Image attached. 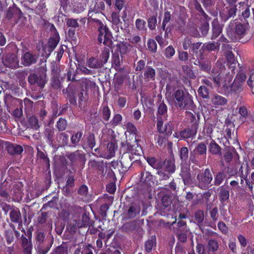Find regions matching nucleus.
Returning a JSON list of instances; mask_svg holds the SVG:
<instances>
[{
  "mask_svg": "<svg viewBox=\"0 0 254 254\" xmlns=\"http://www.w3.org/2000/svg\"><path fill=\"white\" fill-rule=\"evenodd\" d=\"M171 197L167 194L164 195L161 199V203L164 208L169 207L171 204Z\"/></svg>",
  "mask_w": 254,
  "mask_h": 254,
  "instance_id": "nucleus-59",
  "label": "nucleus"
},
{
  "mask_svg": "<svg viewBox=\"0 0 254 254\" xmlns=\"http://www.w3.org/2000/svg\"><path fill=\"white\" fill-rule=\"evenodd\" d=\"M22 14L21 10L17 7H9L6 11L5 18L12 24H15Z\"/></svg>",
  "mask_w": 254,
  "mask_h": 254,
  "instance_id": "nucleus-7",
  "label": "nucleus"
},
{
  "mask_svg": "<svg viewBox=\"0 0 254 254\" xmlns=\"http://www.w3.org/2000/svg\"><path fill=\"white\" fill-rule=\"evenodd\" d=\"M183 71L185 75H186L187 78L194 79L195 75L192 68L188 65H184L182 66Z\"/></svg>",
  "mask_w": 254,
  "mask_h": 254,
  "instance_id": "nucleus-44",
  "label": "nucleus"
},
{
  "mask_svg": "<svg viewBox=\"0 0 254 254\" xmlns=\"http://www.w3.org/2000/svg\"><path fill=\"white\" fill-rule=\"evenodd\" d=\"M27 74L26 70H18L15 72V76L18 80L20 85L24 87L26 85L25 78Z\"/></svg>",
  "mask_w": 254,
  "mask_h": 254,
  "instance_id": "nucleus-38",
  "label": "nucleus"
},
{
  "mask_svg": "<svg viewBox=\"0 0 254 254\" xmlns=\"http://www.w3.org/2000/svg\"><path fill=\"white\" fill-rule=\"evenodd\" d=\"M175 105L181 109H191L194 106L192 96L182 90H177L173 95Z\"/></svg>",
  "mask_w": 254,
  "mask_h": 254,
  "instance_id": "nucleus-2",
  "label": "nucleus"
},
{
  "mask_svg": "<svg viewBox=\"0 0 254 254\" xmlns=\"http://www.w3.org/2000/svg\"><path fill=\"white\" fill-rule=\"evenodd\" d=\"M164 168L165 170L169 173H174L176 170L175 161L173 159L163 160L162 168Z\"/></svg>",
  "mask_w": 254,
  "mask_h": 254,
  "instance_id": "nucleus-27",
  "label": "nucleus"
},
{
  "mask_svg": "<svg viewBox=\"0 0 254 254\" xmlns=\"http://www.w3.org/2000/svg\"><path fill=\"white\" fill-rule=\"evenodd\" d=\"M54 133L55 131L54 129L50 128H46L45 130V136L48 140V142L51 144H56V139L53 138Z\"/></svg>",
  "mask_w": 254,
  "mask_h": 254,
  "instance_id": "nucleus-37",
  "label": "nucleus"
},
{
  "mask_svg": "<svg viewBox=\"0 0 254 254\" xmlns=\"http://www.w3.org/2000/svg\"><path fill=\"white\" fill-rule=\"evenodd\" d=\"M180 176L182 177L185 185L190 186L192 184L190 170L187 165H181Z\"/></svg>",
  "mask_w": 254,
  "mask_h": 254,
  "instance_id": "nucleus-10",
  "label": "nucleus"
},
{
  "mask_svg": "<svg viewBox=\"0 0 254 254\" xmlns=\"http://www.w3.org/2000/svg\"><path fill=\"white\" fill-rule=\"evenodd\" d=\"M93 222L90 220L89 217L86 213H84L81 217V224L79 227H87L92 225Z\"/></svg>",
  "mask_w": 254,
  "mask_h": 254,
  "instance_id": "nucleus-51",
  "label": "nucleus"
},
{
  "mask_svg": "<svg viewBox=\"0 0 254 254\" xmlns=\"http://www.w3.org/2000/svg\"><path fill=\"white\" fill-rule=\"evenodd\" d=\"M164 120H161V118H158V121L157 122V128L158 131L160 133H166L167 135L172 134L173 129L172 124L169 122L167 124L163 125V121Z\"/></svg>",
  "mask_w": 254,
  "mask_h": 254,
  "instance_id": "nucleus-12",
  "label": "nucleus"
},
{
  "mask_svg": "<svg viewBox=\"0 0 254 254\" xmlns=\"http://www.w3.org/2000/svg\"><path fill=\"white\" fill-rule=\"evenodd\" d=\"M140 212V207L136 204H132L129 206L126 213L127 219H132L138 215Z\"/></svg>",
  "mask_w": 254,
  "mask_h": 254,
  "instance_id": "nucleus-16",
  "label": "nucleus"
},
{
  "mask_svg": "<svg viewBox=\"0 0 254 254\" xmlns=\"http://www.w3.org/2000/svg\"><path fill=\"white\" fill-rule=\"evenodd\" d=\"M147 162L154 169L159 170L162 168L163 160L161 159L157 160L154 157H148Z\"/></svg>",
  "mask_w": 254,
  "mask_h": 254,
  "instance_id": "nucleus-33",
  "label": "nucleus"
},
{
  "mask_svg": "<svg viewBox=\"0 0 254 254\" xmlns=\"http://www.w3.org/2000/svg\"><path fill=\"white\" fill-rule=\"evenodd\" d=\"M3 63L6 67L16 68L19 67V61L14 54H7L3 60Z\"/></svg>",
  "mask_w": 254,
  "mask_h": 254,
  "instance_id": "nucleus-9",
  "label": "nucleus"
},
{
  "mask_svg": "<svg viewBox=\"0 0 254 254\" xmlns=\"http://www.w3.org/2000/svg\"><path fill=\"white\" fill-rule=\"evenodd\" d=\"M130 46L126 42H121L116 45L117 52H119L121 55H125L128 52V47Z\"/></svg>",
  "mask_w": 254,
  "mask_h": 254,
  "instance_id": "nucleus-41",
  "label": "nucleus"
},
{
  "mask_svg": "<svg viewBox=\"0 0 254 254\" xmlns=\"http://www.w3.org/2000/svg\"><path fill=\"white\" fill-rule=\"evenodd\" d=\"M220 43L218 42H208L204 44L202 47L203 51H212L219 50Z\"/></svg>",
  "mask_w": 254,
  "mask_h": 254,
  "instance_id": "nucleus-36",
  "label": "nucleus"
},
{
  "mask_svg": "<svg viewBox=\"0 0 254 254\" xmlns=\"http://www.w3.org/2000/svg\"><path fill=\"white\" fill-rule=\"evenodd\" d=\"M194 217L195 222L198 226L200 229H202V228L204 226V211L202 210H198L194 212Z\"/></svg>",
  "mask_w": 254,
  "mask_h": 254,
  "instance_id": "nucleus-23",
  "label": "nucleus"
},
{
  "mask_svg": "<svg viewBox=\"0 0 254 254\" xmlns=\"http://www.w3.org/2000/svg\"><path fill=\"white\" fill-rule=\"evenodd\" d=\"M50 250V247L46 243L37 245V251L39 254H46Z\"/></svg>",
  "mask_w": 254,
  "mask_h": 254,
  "instance_id": "nucleus-52",
  "label": "nucleus"
},
{
  "mask_svg": "<svg viewBox=\"0 0 254 254\" xmlns=\"http://www.w3.org/2000/svg\"><path fill=\"white\" fill-rule=\"evenodd\" d=\"M227 11L224 10L222 13H220V15L224 21H227L229 18L231 17L234 16L236 14L237 8L236 5H231L226 8Z\"/></svg>",
  "mask_w": 254,
  "mask_h": 254,
  "instance_id": "nucleus-17",
  "label": "nucleus"
},
{
  "mask_svg": "<svg viewBox=\"0 0 254 254\" xmlns=\"http://www.w3.org/2000/svg\"><path fill=\"white\" fill-rule=\"evenodd\" d=\"M168 108L163 101H160L158 103V111L157 113V120L158 121V118H161L162 120H166L167 115Z\"/></svg>",
  "mask_w": 254,
  "mask_h": 254,
  "instance_id": "nucleus-15",
  "label": "nucleus"
},
{
  "mask_svg": "<svg viewBox=\"0 0 254 254\" xmlns=\"http://www.w3.org/2000/svg\"><path fill=\"white\" fill-rule=\"evenodd\" d=\"M208 151L212 155H222L221 147L214 140H212L208 144Z\"/></svg>",
  "mask_w": 254,
  "mask_h": 254,
  "instance_id": "nucleus-21",
  "label": "nucleus"
},
{
  "mask_svg": "<svg viewBox=\"0 0 254 254\" xmlns=\"http://www.w3.org/2000/svg\"><path fill=\"white\" fill-rule=\"evenodd\" d=\"M197 131V129L189 126L187 128L180 131V134L182 138H189L194 137Z\"/></svg>",
  "mask_w": 254,
  "mask_h": 254,
  "instance_id": "nucleus-22",
  "label": "nucleus"
},
{
  "mask_svg": "<svg viewBox=\"0 0 254 254\" xmlns=\"http://www.w3.org/2000/svg\"><path fill=\"white\" fill-rule=\"evenodd\" d=\"M45 235L44 232L42 231H38L36 233V243L37 245H42V244L46 243L45 242Z\"/></svg>",
  "mask_w": 254,
  "mask_h": 254,
  "instance_id": "nucleus-54",
  "label": "nucleus"
},
{
  "mask_svg": "<svg viewBox=\"0 0 254 254\" xmlns=\"http://www.w3.org/2000/svg\"><path fill=\"white\" fill-rule=\"evenodd\" d=\"M136 224L137 221L135 220L125 223L122 226V230L126 232L133 231L136 228Z\"/></svg>",
  "mask_w": 254,
  "mask_h": 254,
  "instance_id": "nucleus-39",
  "label": "nucleus"
},
{
  "mask_svg": "<svg viewBox=\"0 0 254 254\" xmlns=\"http://www.w3.org/2000/svg\"><path fill=\"white\" fill-rule=\"evenodd\" d=\"M75 92L74 91L70 90L68 91L67 93V97L69 100V102L70 104L73 105L74 106L77 105Z\"/></svg>",
  "mask_w": 254,
  "mask_h": 254,
  "instance_id": "nucleus-53",
  "label": "nucleus"
},
{
  "mask_svg": "<svg viewBox=\"0 0 254 254\" xmlns=\"http://www.w3.org/2000/svg\"><path fill=\"white\" fill-rule=\"evenodd\" d=\"M157 44L153 39H150L147 41V47L149 51L153 53H156L157 51Z\"/></svg>",
  "mask_w": 254,
  "mask_h": 254,
  "instance_id": "nucleus-57",
  "label": "nucleus"
},
{
  "mask_svg": "<svg viewBox=\"0 0 254 254\" xmlns=\"http://www.w3.org/2000/svg\"><path fill=\"white\" fill-rule=\"evenodd\" d=\"M97 14H98L100 16H103L102 11L99 8L97 5V4L96 3L93 7L91 6L89 10L88 16L90 19V20L94 22H95V20H100L96 18V15Z\"/></svg>",
  "mask_w": 254,
  "mask_h": 254,
  "instance_id": "nucleus-20",
  "label": "nucleus"
},
{
  "mask_svg": "<svg viewBox=\"0 0 254 254\" xmlns=\"http://www.w3.org/2000/svg\"><path fill=\"white\" fill-rule=\"evenodd\" d=\"M122 120V117L120 114L115 115L113 119L110 121V124L112 127H115L120 124Z\"/></svg>",
  "mask_w": 254,
  "mask_h": 254,
  "instance_id": "nucleus-56",
  "label": "nucleus"
},
{
  "mask_svg": "<svg viewBox=\"0 0 254 254\" xmlns=\"http://www.w3.org/2000/svg\"><path fill=\"white\" fill-rule=\"evenodd\" d=\"M127 128L128 132H130L133 134V137H134V140H135L136 134L137 133V130L136 127L132 124L131 123L128 122L127 124ZM135 140H134V141Z\"/></svg>",
  "mask_w": 254,
  "mask_h": 254,
  "instance_id": "nucleus-58",
  "label": "nucleus"
},
{
  "mask_svg": "<svg viewBox=\"0 0 254 254\" xmlns=\"http://www.w3.org/2000/svg\"><path fill=\"white\" fill-rule=\"evenodd\" d=\"M209 214L210 215V218L213 221L215 222L218 220L219 214L218 209L217 207H214L211 210H210Z\"/></svg>",
  "mask_w": 254,
  "mask_h": 254,
  "instance_id": "nucleus-63",
  "label": "nucleus"
},
{
  "mask_svg": "<svg viewBox=\"0 0 254 254\" xmlns=\"http://www.w3.org/2000/svg\"><path fill=\"white\" fill-rule=\"evenodd\" d=\"M56 144L58 143L61 146L68 145V135L65 132L58 133L56 138Z\"/></svg>",
  "mask_w": 254,
  "mask_h": 254,
  "instance_id": "nucleus-25",
  "label": "nucleus"
},
{
  "mask_svg": "<svg viewBox=\"0 0 254 254\" xmlns=\"http://www.w3.org/2000/svg\"><path fill=\"white\" fill-rule=\"evenodd\" d=\"M112 22L113 24L117 26V28L120 27L121 29H124L122 24V22L121 21L119 18V15L116 12H113L111 15Z\"/></svg>",
  "mask_w": 254,
  "mask_h": 254,
  "instance_id": "nucleus-46",
  "label": "nucleus"
},
{
  "mask_svg": "<svg viewBox=\"0 0 254 254\" xmlns=\"http://www.w3.org/2000/svg\"><path fill=\"white\" fill-rule=\"evenodd\" d=\"M143 78L147 81L154 80L155 76V70L152 67L147 66L143 72Z\"/></svg>",
  "mask_w": 254,
  "mask_h": 254,
  "instance_id": "nucleus-30",
  "label": "nucleus"
},
{
  "mask_svg": "<svg viewBox=\"0 0 254 254\" xmlns=\"http://www.w3.org/2000/svg\"><path fill=\"white\" fill-rule=\"evenodd\" d=\"M198 94L203 98L207 99L209 98V92L208 89L204 86H200L198 90Z\"/></svg>",
  "mask_w": 254,
  "mask_h": 254,
  "instance_id": "nucleus-55",
  "label": "nucleus"
},
{
  "mask_svg": "<svg viewBox=\"0 0 254 254\" xmlns=\"http://www.w3.org/2000/svg\"><path fill=\"white\" fill-rule=\"evenodd\" d=\"M219 245L217 241L214 239H211L208 240L206 246L207 252L210 254V253H215L217 252L219 249Z\"/></svg>",
  "mask_w": 254,
  "mask_h": 254,
  "instance_id": "nucleus-31",
  "label": "nucleus"
},
{
  "mask_svg": "<svg viewBox=\"0 0 254 254\" xmlns=\"http://www.w3.org/2000/svg\"><path fill=\"white\" fill-rule=\"evenodd\" d=\"M4 235L7 244L10 245L14 242L13 232L11 230H6L4 231Z\"/></svg>",
  "mask_w": 254,
  "mask_h": 254,
  "instance_id": "nucleus-49",
  "label": "nucleus"
},
{
  "mask_svg": "<svg viewBox=\"0 0 254 254\" xmlns=\"http://www.w3.org/2000/svg\"><path fill=\"white\" fill-rule=\"evenodd\" d=\"M206 152V144L204 142L198 143L194 150L190 153V162L195 164H198L199 161V156H205Z\"/></svg>",
  "mask_w": 254,
  "mask_h": 254,
  "instance_id": "nucleus-6",
  "label": "nucleus"
},
{
  "mask_svg": "<svg viewBox=\"0 0 254 254\" xmlns=\"http://www.w3.org/2000/svg\"><path fill=\"white\" fill-rule=\"evenodd\" d=\"M145 21L142 19L138 18L136 20L135 26L138 30H144L145 29Z\"/></svg>",
  "mask_w": 254,
  "mask_h": 254,
  "instance_id": "nucleus-64",
  "label": "nucleus"
},
{
  "mask_svg": "<svg viewBox=\"0 0 254 254\" xmlns=\"http://www.w3.org/2000/svg\"><path fill=\"white\" fill-rule=\"evenodd\" d=\"M188 115L190 117V127L196 129L198 128V124L200 120V115L199 113H194V114L189 112Z\"/></svg>",
  "mask_w": 254,
  "mask_h": 254,
  "instance_id": "nucleus-32",
  "label": "nucleus"
},
{
  "mask_svg": "<svg viewBox=\"0 0 254 254\" xmlns=\"http://www.w3.org/2000/svg\"><path fill=\"white\" fill-rule=\"evenodd\" d=\"M137 142V139L135 138L133 143L128 140H127L126 143H122V146L126 148L128 151L124 153L122 156L120 160L121 169L118 170L119 173L126 172L131 166L132 163L139 160L142 149Z\"/></svg>",
  "mask_w": 254,
  "mask_h": 254,
  "instance_id": "nucleus-1",
  "label": "nucleus"
},
{
  "mask_svg": "<svg viewBox=\"0 0 254 254\" xmlns=\"http://www.w3.org/2000/svg\"><path fill=\"white\" fill-rule=\"evenodd\" d=\"M212 179L210 169H205L203 172H200L197 175L196 186L201 189L206 190L210 187Z\"/></svg>",
  "mask_w": 254,
  "mask_h": 254,
  "instance_id": "nucleus-5",
  "label": "nucleus"
},
{
  "mask_svg": "<svg viewBox=\"0 0 254 254\" xmlns=\"http://www.w3.org/2000/svg\"><path fill=\"white\" fill-rule=\"evenodd\" d=\"M51 86L54 88L58 89L61 86L59 76H53L51 79Z\"/></svg>",
  "mask_w": 254,
  "mask_h": 254,
  "instance_id": "nucleus-62",
  "label": "nucleus"
},
{
  "mask_svg": "<svg viewBox=\"0 0 254 254\" xmlns=\"http://www.w3.org/2000/svg\"><path fill=\"white\" fill-rule=\"evenodd\" d=\"M95 22L99 25L98 27V31L99 32L98 41L99 43H101L103 40L104 37L107 35V32H109L110 31L108 27L105 26L101 20H95Z\"/></svg>",
  "mask_w": 254,
  "mask_h": 254,
  "instance_id": "nucleus-19",
  "label": "nucleus"
},
{
  "mask_svg": "<svg viewBox=\"0 0 254 254\" xmlns=\"http://www.w3.org/2000/svg\"><path fill=\"white\" fill-rule=\"evenodd\" d=\"M219 190V196L221 202H225L229 198V189L228 186H221Z\"/></svg>",
  "mask_w": 254,
  "mask_h": 254,
  "instance_id": "nucleus-29",
  "label": "nucleus"
},
{
  "mask_svg": "<svg viewBox=\"0 0 254 254\" xmlns=\"http://www.w3.org/2000/svg\"><path fill=\"white\" fill-rule=\"evenodd\" d=\"M9 217L11 222L19 223H22L21 215L18 209H12L9 213Z\"/></svg>",
  "mask_w": 254,
  "mask_h": 254,
  "instance_id": "nucleus-28",
  "label": "nucleus"
},
{
  "mask_svg": "<svg viewBox=\"0 0 254 254\" xmlns=\"http://www.w3.org/2000/svg\"><path fill=\"white\" fill-rule=\"evenodd\" d=\"M59 42L58 38L51 37L49 39L48 43L43 46V50L45 53L46 57L50 56L57 46Z\"/></svg>",
  "mask_w": 254,
  "mask_h": 254,
  "instance_id": "nucleus-11",
  "label": "nucleus"
},
{
  "mask_svg": "<svg viewBox=\"0 0 254 254\" xmlns=\"http://www.w3.org/2000/svg\"><path fill=\"white\" fill-rule=\"evenodd\" d=\"M38 56L29 51L24 53L21 57L22 64L25 66L35 64L38 61Z\"/></svg>",
  "mask_w": 254,
  "mask_h": 254,
  "instance_id": "nucleus-8",
  "label": "nucleus"
},
{
  "mask_svg": "<svg viewBox=\"0 0 254 254\" xmlns=\"http://www.w3.org/2000/svg\"><path fill=\"white\" fill-rule=\"evenodd\" d=\"M212 104L216 106H222L227 104V99L218 94H214L211 99Z\"/></svg>",
  "mask_w": 254,
  "mask_h": 254,
  "instance_id": "nucleus-34",
  "label": "nucleus"
},
{
  "mask_svg": "<svg viewBox=\"0 0 254 254\" xmlns=\"http://www.w3.org/2000/svg\"><path fill=\"white\" fill-rule=\"evenodd\" d=\"M212 35L211 39H216L221 33L222 26L219 23L217 19H214L212 22Z\"/></svg>",
  "mask_w": 254,
  "mask_h": 254,
  "instance_id": "nucleus-24",
  "label": "nucleus"
},
{
  "mask_svg": "<svg viewBox=\"0 0 254 254\" xmlns=\"http://www.w3.org/2000/svg\"><path fill=\"white\" fill-rule=\"evenodd\" d=\"M65 156L72 163L85 160V155L81 153L79 150H76L73 152H67Z\"/></svg>",
  "mask_w": 254,
  "mask_h": 254,
  "instance_id": "nucleus-13",
  "label": "nucleus"
},
{
  "mask_svg": "<svg viewBox=\"0 0 254 254\" xmlns=\"http://www.w3.org/2000/svg\"><path fill=\"white\" fill-rule=\"evenodd\" d=\"M109 55V49L105 48L100 55L99 58L91 57L88 59L86 62V65L93 69L101 68L108 62Z\"/></svg>",
  "mask_w": 254,
  "mask_h": 254,
  "instance_id": "nucleus-4",
  "label": "nucleus"
},
{
  "mask_svg": "<svg viewBox=\"0 0 254 254\" xmlns=\"http://www.w3.org/2000/svg\"><path fill=\"white\" fill-rule=\"evenodd\" d=\"M28 124L31 128L35 129H38L40 127L38 119L36 117L34 116L29 118Z\"/></svg>",
  "mask_w": 254,
  "mask_h": 254,
  "instance_id": "nucleus-43",
  "label": "nucleus"
},
{
  "mask_svg": "<svg viewBox=\"0 0 254 254\" xmlns=\"http://www.w3.org/2000/svg\"><path fill=\"white\" fill-rule=\"evenodd\" d=\"M46 72V64H44L40 68V73H41V74H37L35 73H31L29 75L28 77V83L31 85H37L40 88L43 89L48 80Z\"/></svg>",
  "mask_w": 254,
  "mask_h": 254,
  "instance_id": "nucleus-3",
  "label": "nucleus"
},
{
  "mask_svg": "<svg viewBox=\"0 0 254 254\" xmlns=\"http://www.w3.org/2000/svg\"><path fill=\"white\" fill-rule=\"evenodd\" d=\"M156 245V239L155 237H151V239L148 240L145 242V247L146 251L149 253L152 251L153 247Z\"/></svg>",
  "mask_w": 254,
  "mask_h": 254,
  "instance_id": "nucleus-50",
  "label": "nucleus"
},
{
  "mask_svg": "<svg viewBox=\"0 0 254 254\" xmlns=\"http://www.w3.org/2000/svg\"><path fill=\"white\" fill-rule=\"evenodd\" d=\"M226 175L222 171L218 172L214 176L213 185L214 186H220L223 182Z\"/></svg>",
  "mask_w": 254,
  "mask_h": 254,
  "instance_id": "nucleus-35",
  "label": "nucleus"
},
{
  "mask_svg": "<svg viewBox=\"0 0 254 254\" xmlns=\"http://www.w3.org/2000/svg\"><path fill=\"white\" fill-rule=\"evenodd\" d=\"M140 182L147 186L150 185L153 182V176L148 171H142L140 173Z\"/></svg>",
  "mask_w": 254,
  "mask_h": 254,
  "instance_id": "nucleus-26",
  "label": "nucleus"
},
{
  "mask_svg": "<svg viewBox=\"0 0 254 254\" xmlns=\"http://www.w3.org/2000/svg\"><path fill=\"white\" fill-rule=\"evenodd\" d=\"M112 64L115 67H119L121 65V60L118 52H115L113 55Z\"/></svg>",
  "mask_w": 254,
  "mask_h": 254,
  "instance_id": "nucleus-61",
  "label": "nucleus"
},
{
  "mask_svg": "<svg viewBox=\"0 0 254 254\" xmlns=\"http://www.w3.org/2000/svg\"><path fill=\"white\" fill-rule=\"evenodd\" d=\"M96 144L95 135L90 133L85 138L82 146L84 149L90 148L92 149Z\"/></svg>",
  "mask_w": 254,
  "mask_h": 254,
  "instance_id": "nucleus-18",
  "label": "nucleus"
},
{
  "mask_svg": "<svg viewBox=\"0 0 254 254\" xmlns=\"http://www.w3.org/2000/svg\"><path fill=\"white\" fill-rule=\"evenodd\" d=\"M102 115V118L104 120L106 121L109 120L111 115V111L108 106H106L103 107Z\"/></svg>",
  "mask_w": 254,
  "mask_h": 254,
  "instance_id": "nucleus-60",
  "label": "nucleus"
},
{
  "mask_svg": "<svg viewBox=\"0 0 254 254\" xmlns=\"http://www.w3.org/2000/svg\"><path fill=\"white\" fill-rule=\"evenodd\" d=\"M247 26L246 24L239 23L235 26V33L239 36L246 34Z\"/></svg>",
  "mask_w": 254,
  "mask_h": 254,
  "instance_id": "nucleus-45",
  "label": "nucleus"
},
{
  "mask_svg": "<svg viewBox=\"0 0 254 254\" xmlns=\"http://www.w3.org/2000/svg\"><path fill=\"white\" fill-rule=\"evenodd\" d=\"M6 149L8 153L12 156L20 155L23 151L21 145L11 143L6 144Z\"/></svg>",
  "mask_w": 254,
  "mask_h": 254,
  "instance_id": "nucleus-14",
  "label": "nucleus"
},
{
  "mask_svg": "<svg viewBox=\"0 0 254 254\" xmlns=\"http://www.w3.org/2000/svg\"><path fill=\"white\" fill-rule=\"evenodd\" d=\"M82 136V132L81 131H77L73 134L70 138L71 144L69 146L74 147L77 146Z\"/></svg>",
  "mask_w": 254,
  "mask_h": 254,
  "instance_id": "nucleus-40",
  "label": "nucleus"
},
{
  "mask_svg": "<svg viewBox=\"0 0 254 254\" xmlns=\"http://www.w3.org/2000/svg\"><path fill=\"white\" fill-rule=\"evenodd\" d=\"M199 67V70L201 71L210 73L212 68L211 63L210 61L201 62Z\"/></svg>",
  "mask_w": 254,
  "mask_h": 254,
  "instance_id": "nucleus-42",
  "label": "nucleus"
},
{
  "mask_svg": "<svg viewBox=\"0 0 254 254\" xmlns=\"http://www.w3.org/2000/svg\"><path fill=\"white\" fill-rule=\"evenodd\" d=\"M57 127L59 131H64L67 127V121L63 118H60L57 123Z\"/></svg>",
  "mask_w": 254,
  "mask_h": 254,
  "instance_id": "nucleus-47",
  "label": "nucleus"
},
{
  "mask_svg": "<svg viewBox=\"0 0 254 254\" xmlns=\"http://www.w3.org/2000/svg\"><path fill=\"white\" fill-rule=\"evenodd\" d=\"M180 159L183 162H186L189 157V149L187 147H183L180 151Z\"/></svg>",
  "mask_w": 254,
  "mask_h": 254,
  "instance_id": "nucleus-48",
  "label": "nucleus"
}]
</instances>
